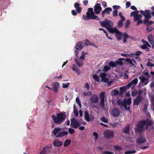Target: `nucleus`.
I'll use <instances>...</instances> for the list:
<instances>
[{
    "label": "nucleus",
    "mask_w": 154,
    "mask_h": 154,
    "mask_svg": "<svg viewBox=\"0 0 154 154\" xmlns=\"http://www.w3.org/2000/svg\"><path fill=\"white\" fill-rule=\"evenodd\" d=\"M154 122L151 119H147L146 120L139 121L137 124L135 132L141 133L143 131L144 129L147 130L148 127L152 126Z\"/></svg>",
    "instance_id": "f257e3e1"
},
{
    "label": "nucleus",
    "mask_w": 154,
    "mask_h": 154,
    "mask_svg": "<svg viewBox=\"0 0 154 154\" xmlns=\"http://www.w3.org/2000/svg\"><path fill=\"white\" fill-rule=\"evenodd\" d=\"M132 86V89L134 90L135 89V79L129 83L127 85L120 87L119 88L120 92H119L118 91L114 90L111 92V95L113 96L117 95L118 94L120 95H122L125 91L129 89V87Z\"/></svg>",
    "instance_id": "f03ea898"
},
{
    "label": "nucleus",
    "mask_w": 154,
    "mask_h": 154,
    "mask_svg": "<svg viewBox=\"0 0 154 154\" xmlns=\"http://www.w3.org/2000/svg\"><path fill=\"white\" fill-rule=\"evenodd\" d=\"M51 118L55 123L61 124L64 121L66 118V116L64 113L61 112L57 114V116L52 115Z\"/></svg>",
    "instance_id": "7ed1b4c3"
},
{
    "label": "nucleus",
    "mask_w": 154,
    "mask_h": 154,
    "mask_svg": "<svg viewBox=\"0 0 154 154\" xmlns=\"http://www.w3.org/2000/svg\"><path fill=\"white\" fill-rule=\"evenodd\" d=\"M140 12L145 17V19L144 20V23L145 24L149 26L153 23V21H149V20L152 17L150 11L149 10H145L144 11L140 10Z\"/></svg>",
    "instance_id": "20e7f679"
},
{
    "label": "nucleus",
    "mask_w": 154,
    "mask_h": 154,
    "mask_svg": "<svg viewBox=\"0 0 154 154\" xmlns=\"http://www.w3.org/2000/svg\"><path fill=\"white\" fill-rule=\"evenodd\" d=\"M87 54L86 53L82 51V55L80 57L79 59H78L76 58H75L74 60L79 67H82L83 65V61L85 59V56Z\"/></svg>",
    "instance_id": "39448f33"
},
{
    "label": "nucleus",
    "mask_w": 154,
    "mask_h": 154,
    "mask_svg": "<svg viewBox=\"0 0 154 154\" xmlns=\"http://www.w3.org/2000/svg\"><path fill=\"white\" fill-rule=\"evenodd\" d=\"M100 23L102 26L106 27L107 29L109 32V28H112L113 24V23L110 21L106 20L100 22Z\"/></svg>",
    "instance_id": "423d86ee"
},
{
    "label": "nucleus",
    "mask_w": 154,
    "mask_h": 154,
    "mask_svg": "<svg viewBox=\"0 0 154 154\" xmlns=\"http://www.w3.org/2000/svg\"><path fill=\"white\" fill-rule=\"evenodd\" d=\"M109 32L111 33H116V36L118 41H120L121 39L122 33L119 32L117 28L116 27L113 28H109Z\"/></svg>",
    "instance_id": "0eeeda50"
},
{
    "label": "nucleus",
    "mask_w": 154,
    "mask_h": 154,
    "mask_svg": "<svg viewBox=\"0 0 154 154\" xmlns=\"http://www.w3.org/2000/svg\"><path fill=\"white\" fill-rule=\"evenodd\" d=\"M131 98H129L128 99H125L123 100V106L124 109L127 110L128 111H129L130 110V107L129 105L131 104Z\"/></svg>",
    "instance_id": "6e6552de"
},
{
    "label": "nucleus",
    "mask_w": 154,
    "mask_h": 154,
    "mask_svg": "<svg viewBox=\"0 0 154 154\" xmlns=\"http://www.w3.org/2000/svg\"><path fill=\"white\" fill-rule=\"evenodd\" d=\"M143 92V91L142 90H140L138 92L135 91V96L137 95V96L135 98V105H138L141 101L142 99L141 94Z\"/></svg>",
    "instance_id": "1a4fd4ad"
},
{
    "label": "nucleus",
    "mask_w": 154,
    "mask_h": 154,
    "mask_svg": "<svg viewBox=\"0 0 154 154\" xmlns=\"http://www.w3.org/2000/svg\"><path fill=\"white\" fill-rule=\"evenodd\" d=\"M71 125L72 127L75 128H77L81 125L80 122L76 120L75 118L71 119Z\"/></svg>",
    "instance_id": "9d476101"
},
{
    "label": "nucleus",
    "mask_w": 154,
    "mask_h": 154,
    "mask_svg": "<svg viewBox=\"0 0 154 154\" xmlns=\"http://www.w3.org/2000/svg\"><path fill=\"white\" fill-rule=\"evenodd\" d=\"M104 134V137L107 138H113L114 137V132L112 131L106 130Z\"/></svg>",
    "instance_id": "9b49d317"
},
{
    "label": "nucleus",
    "mask_w": 154,
    "mask_h": 154,
    "mask_svg": "<svg viewBox=\"0 0 154 154\" xmlns=\"http://www.w3.org/2000/svg\"><path fill=\"white\" fill-rule=\"evenodd\" d=\"M82 42H78L76 43L75 46V47L76 48V50L75 51V54L76 57H78V54L79 51L80 50H81L83 48V47L82 46Z\"/></svg>",
    "instance_id": "f8f14e48"
},
{
    "label": "nucleus",
    "mask_w": 154,
    "mask_h": 154,
    "mask_svg": "<svg viewBox=\"0 0 154 154\" xmlns=\"http://www.w3.org/2000/svg\"><path fill=\"white\" fill-rule=\"evenodd\" d=\"M105 94L104 92H102L100 93V99L101 100L100 105V106L103 108L104 106Z\"/></svg>",
    "instance_id": "ddd939ff"
},
{
    "label": "nucleus",
    "mask_w": 154,
    "mask_h": 154,
    "mask_svg": "<svg viewBox=\"0 0 154 154\" xmlns=\"http://www.w3.org/2000/svg\"><path fill=\"white\" fill-rule=\"evenodd\" d=\"M119 16L121 18V20L119 21L117 23V25L119 27H121L123 25V22L125 20V19L121 12H119Z\"/></svg>",
    "instance_id": "4468645a"
},
{
    "label": "nucleus",
    "mask_w": 154,
    "mask_h": 154,
    "mask_svg": "<svg viewBox=\"0 0 154 154\" xmlns=\"http://www.w3.org/2000/svg\"><path fill=\"white\" fill-rule=\"evenodd\" d=\"M51 145H48L43 148L42 149L41 151L40 154H44L48 153L50 150L51 148Z\"/></svg>",
    "instance_id": "2eb2a0df"
},
{
    "label": "nucleus",
    "mask_w": 154,
    "mask_h": 154,
    "mask_svg": "<svg viewBox=\"0 0 154 154\" xmlns=\"http://www.w3.org/2000/svg\"><path fill=\"white\" fill-rule=\"evenodd\" d=\"M59 86V84L58 82H54L52 85L51 90H53L55 93H57L58 91V88Z\"/></svg>",
    "instance_id": "dca6fc26"
},
{
    "label": "nucleus",
    "mask_w": 154,
    "mask_h": 154,
    "mask_svg": "<svg viewBox=\"0 0 154 154\" xmlns=\"http://www.w3.org/2000/svg\"><path fill=\"white\" fill-rule=\"evenodd\" d=\"M111 113L113 117H117L120 114V111L118 109L114 108L112 110Z\"/></svg>",
    "instance_id": "f3484780"
},
{
    "label": "nucleus",
    "mask_w": 154,
    "mask_h": 154,
    "mask_svg": "<svg viewBox=\"0 0 154 154\" xmlns=\"http://www.w3.org/2000/svg\"><path fill=\"white\" fill-rule=\"evenodd\" d=\"M102 8L99 4H97L95 5L94 7V11L96 14H99L101 11Z\"/></svg>",
    "instance_id": "a211bd4d"
},
{
    "label": "nucleus",
    "mask_w": 154,
    "mask_h": 154,
    "mask_svg": "<svg viewBox=\"0 0 154 154\" xmlns=\"http://www.w3.org/2000/svg\"><path fill=\"white\" fill-rule=\"evenodd\" d=\"M87 15H83L82 18L86 20H89V19L96 20H99L97 16H94V17L91 16V15L88 14H86Z\"/></svg>",
    "instance_id": "6ab92c4d"
},
{
    "label": "nucleus",
    "mask_w": 154,
    "mask_h": 154,
    "mask_svg": "<svg viewBox=\"0 0 154 154\" xmlns=\"http://www.w3.org/2000/svg\"><path fill=\"white\" fill-rule=\"evenodd\" d=\"M136 141L138 143H143L146 141V140L144 137L140 134L138 138L137 139Z\"/></svg>",
    "instance_id": "aec40b11"
},
{
    "label": "nucleus",
    "mask_w": 154,
    "mask_h": 154,
    "mask_svg": "<svg viewBox=\"0 0 154 154\" xmlns=\"http://www.w3.org/2000/svg\"><path fill=\"white\" fill-rule=\"evenodd\" d=\"M98 100V97L96 94H93L90 98V101L91 103H96Z\"/></svg>",
    "instance_id": "412c9836"
},
{
    "label": "nucleus",
    "mask_w": 154,
    "mask_h": 154,
    "mask_svg": "<svg viewBox=\"0 0 154 154\" xmlns=\"http://www.w3.org/2000/svg\"><path fill=\"white\" fill-rule=\"evenodd\" d=\"M85 119L89 122L94 119V118L91 116H89L88 112L87 111H85Z\"/></svg>",
    "instance_id": "4be33fe9"
},
{
    "label": "nucleus",
    "mask_w": 154,
    "mask_h": 154,
    "mask_svg": "<svg viewBox=\"0 0 154 154\" xmlns=\"http://www.w3.org/2000/svg\"><path fill=\"white\" fill-rule=\"evenodd\" d=\"M112 9L110 8H107L105 9L102 12V16L103 17H104V14H110V12L111 11Z\"/></svg>",
    "instance_id": "5701e85b"
},
{
    "label": "nucleus",
    "mask_w": 154,
    "mask_h": 154,
    "mask_svg": "<svg viewBox=\"0 0 154 154\" xmlns=\"http://www.w3.org/2000/svg\"><path fill=\"white\" fill-rule=\"evenodd\" d=\"M99 76L100 77L102 81L105 82H108L109 79L106 78V73H102L99 75Z\"/></svg>",
    "instance_id": "b1692460"
},
{
    "label": "nucleus",
    "mask_w": 154,
    "mask_h": 154,
    "mask_svg": "<svg viewBox=\"0 0 154 154\" xmlns=\"http://www.w3.org/2000/svg\"><path fill=\"white\" fill-rule=\"evenodd\" d=\"M63 143L58 139H55L53 142V145L55 146L59 147L61 146Z\"/></svg>",
    "instance_id": "393cba45"
},
{
    "label": "nucleus",
    "mask_w": 154,
    "mask_h": 154,
    "mask_svg": "<svg viewBox=\"0 0 154 154\" xmlns=\"http://www.w3.org/2000/svg\"><path fill=\"white\" fill-rule=\"evenodd\" d=\"M80 4L77 2L75 3L74 6L78 13H80L82 11V8L80 7Z\"/></svg>",
    "instance_id": "a878e982"
},
{
    "label": "nucleus",
    "mask_w": 154,
    "mask_h": 154,
    "mask_svg": "<svg viewBox=\"0 0 154 154\" xmlns=\"http://www.w3.org/2000/svg\"><path fill=\"white\" fill-rule=\"evenodd\" d=\"M61 130V128L58 127H57L54 128L52 131V132L54 136H56L57 134Z\"/></svg>",
    "instance_id": "bb28decb"
},
{
    "label": "nucleus",
    "mask_w": 154,
    "mask_h": 154,
    "mask_svg": "<svg viewBox=\"0 0 154 154\" xmlns=\"http://www.w3.org/2000/svg\"><path fill=\"white\" fill-rule=\"evenodd\" d=\"M93 9L92 8H89L88 9V11L86 13V14H88L93 17H94V16H97L95 15L94 13L93 12Z\"/></svg>",
    "instance_id": "cd10ccee"
},
{
    "label": "nucleus",
    "mask_w": 154,
    "mask_h": 154,
    "mask_svg": "<svg viewBox=\"0 0 154 154\" xmlns=\"http://www.w3.org/2000/svg\"><path fill=\"white\" fill-rule=\"evenodd\" d=\"M68 134L67 131H65L59 133L56 136V137H60L67 135Z\"/></svg>",
    "instance_id": "c85d7f7f"
},
{
    "label": "nucleus",
    "mask_w": 154,
    "mask_h": 154,
    "mask_svg": "<svg viewBox=\"0 0 154 154\" xmlns=\"http://www.w3.org/2000/svg\"><path fill=\"white\" fill-rule=\"evenodd\" d=\"M140 79L143 85H146L148 83L147 79L145 77H142Z\"/></svg>",
    "instance_id": "c756f323"
},
{
    "label": "nucleus",
    "mask_w": 154,
    "mask_h": 154,
    "mask_svg": "<svg viewBox=\"0 0 154 154\" xmlns=\"http://www.w3.org/2000/svg\"><path fill=\"white\" fill-rule=\"evenodd\" d=\"M130 126L128 125L123 129V131L124 132L125 134H128L129 132Z\"/></svg>",
    "instance_id": "7c9ffc66"
},
{
    "label": "nucleus",
    "mask_w": 154,
    "mask_h": 154,
    "mask_svg": "<svg viewBox=\"0 0 154 154\" xmlns=\"http://www.w3.org/2000/svg\"><path fill=\"white\" fill-rule=\"evenodd\" d=\"M122 148L120 146L115 145L114 146V149L115 151H120L122 150Z\"/></svg>",
    "instance_id": "2f4dec72"
},
{
    "label": "nucleus",
    "mask_w": 154,
    "mask_h": 154,
    "mask_svg": "<svg viewBox=\"0 0 154 154\" xmlns=\"http://www.w3.org/2000/svg\"><path fill=\"white\" fill-rule=\"evenodd\" d=\"M72 70L76 72L77 73L79 74L80 73L79 71L78 70V67H77L76 65L75 64H73L72 65Z\"/></svg>",
    "instance_id": "473e14b6"
},
{
    "label": "nucleus",
    "mask_w": 154,
    "mask_h": 154,
    "mask_svg": "<svg viewBox=\"0 0 154 154\" xmlns=\"http://www.w3.org/2000/svg\"><path fill=\"white\" fill-rule=\"evenodd\" d=\"M73 112L75 116L76 117H78L79 116L78 112L75 107V105H74L73 106Z\"/></svg>",
    "instance_id": "72a5a7b5"
},
{
    "label": "nucleus",
    "mask_w": 154,
    "mask_h": 154,
    "mask_svg": "<svg viewBox=\"0 0 154 154\" xmlns=\"http://www.w3.org/2000/svg\"><path fill=\"white\" fill-rule=\"evenodd\" d=\"M125 60L126 61L129 63H130L131 65L132 66L134 65V64L133 63L132 61H133L135 63V60H134L132 59H129V58H126L125 59Z\"/></svg>",
    "instance_id": "f704fd0d"
},
{
    "label": "nucleus",
    "mask_w": 154,
    "mask_h": 154,
    "mask_svg": "<svg viewBox=\"0 0 154 154\" xmlns=\"http://www.w3.org/2000/svg\"><path fill=\"white\" fill-rule=\"evenodd\" d=\"M71 142V141L70 140L67 139L66 140L64 143V145L65 147H66V146H68Z\"/></svg>",
    "instance_id": "c9c22d12"
},
{
    "label": "nucleus",
    "mask_w": 154,
    "mask_h": 154,
    "mask_svg": "<svg viewBox=\"0 0 154 154\" xmlns=\"http://www.w3.org/2000/svg\"><path fill=\"white\" fill-rule=\"evenodd\" d=\"M123 42L124 43L126 42V38L129 37V35L126 33H124L123 34Z\"/></svg>",
    "instance_id": "e433bc0d"
},
{
    "label": "nucleus",
    "mask_w": 154,
    "mask_h": 154,
    "mask_svg": "<svg viewBox=\"0 0 154 154\" xmlns=\"http://www.w3.org/2000/svg\"><path fill=\"white\" fill-rule=\"evenodd\" d=\"M100 120L103 122L107 123L108 122V120L106 117H102L100 118Z\"/></svg>",
    "instance_id": "4c0bfd02"
},
{
    "label": "nucleus",
    "mask_w": 154,
    "mask_h": 154,
    "mask_svg": "<svg viewBox=\"0 0 154 154\" xmlns=\"http://www.w3.org/2000/svg\"><path fill=\"white\" fill-rule=\"evenodd\" d=\"M109 65L110 66L112 67H116L117 66L116 61L115 62H110L109 63Z\"/></svg>",
    "instance_id": "58836bf2"
},
{
    "label": "nucleus",
    "mask_w": 154,
    "mask_h": 154,
    "mask_svg": "<svg viewBox=\"0 0 154 154\" xmlns=\"http://www.w3.org/2000/svg\"><path fill=\"white\" fill-rule=\"evenodd\" d=\"M93 78L95 80V81L98 82L100 81V79L99 77H98L96 75H94L93 76Z\"/></svg>",
    "instance_id": "ea45409f"
},
{
    "label": "nucleus",
    "mask_w": 154,
    "mask_h": 154,
    "mask_svg": "<svg viewBox=\"0 0 154 154\" xmlns=\"http://www.w3.org/2000/svg\"><path fill=\"white\" fill-rule=\"evenodd\" d=\"M153 29V27L149 26H148L147 28H146V31L148 32H151Z\"/></svg>",
    "instance_id": "a19ab883"
},
{
    "label": "nucleus",
    "mask_w": 154,
    "mask_h": 154,
    "mask_svg": "<svg viewBox=\"0 0 154 154\" xmlns=\"http://www.w3.org/2000/svg\"><path fill=\"white\" fill-rule=\"evenodd\" d=\"M130 24V21L128 20H127L125 23V26L126 28H127L129 26Z\"/></svg>",
    "instance_id": "79ce46f5"
},
{
    "label": "nucleus",
    "mask_w": 154,
    "mask_h": 154,
    "mask_svg": "<svg viewBox=\"0 0 154 154\" xmlns=\"http://www.w3.org/2000/svg\"><path fill=\"white\" fill-rule=\"evenodd\" d=\"M123 101L122 102V100L121 99L119 100L117 102V104L120 106H123Z\"/></svg>",
    "instance_id": "37998d69"
},
{
    "label": "nucleus",
    "mask_w": 154,
    "mask_h": 154,
    "mask_svg": "<svg viewBox=\"0 0 154 154\" xmlns=\"http://www.w3.org/2000/svg\"><path fill=\"white\" fill-rule=\"evenodd\" d=\"M110 69V68L108 66H105L103 68V71L104 72H107Z\"/></svg>",
    "instance_id": "c03bdc74"
},
{
    "label": "nucleus",
    "mask_w": 154,
    "mask_h": 154,
    "mask_svg": "<svg viewBox=\"0 0 154 154\" xmlns=\"http://www.w3.org/2000/svg\"><path fill=\"white\" fill-rule=\"evenodd\" d=\"M76 101L78 103L79 106L81 108V104L80 102V100L78 97H77L76 99Z\"/></svg>",
    "instance_id": "a18cd8bd"
},
{
    "label": "nucleus",
    "mask_w": 154,
    "mask_h": 154,
    "mask_svg": "<svg viewBox=\"0 0 154 154\" xmlns=\"http://www.w3.org/2000/svg\"><path fill=\"white\" fill-rule=\"evenodd\" d=\"M69 83H68L66 84L63 83V84L62 88H66L69 87Z\"/></svg>",
    "instance_id": "49530a36"
},
{
    "label": "nucleus",
    "mask_w": 154,
    "mask_h": 154,
    "mask_svg": "<svg viewBox=\"0 0 154 154\" xmlns=\"http://www.w3.org/2000/svg\"><path fill=\"white\" fill-rule=\"evenodd\" d=\"M93 135L94 136V139L95 141H96L97 138L98 137V135L97 133L96 132H94L93 134Z\"/></svg>",
    "instance_id": "de8ad7c7"
},
{
    "label": "nucleus",
    "mask_w": 154,
    "mask_h": 154,
    "mask_svg": "<svg viewBox=\"0 0 154 154\" xmlns=\"http://www.w3.org/2000/svg\"><path fill=\"white\" fill-rule=\"evenodd\" d=\"M118 11L116 10H114L113 11V16L114 17H116L118 16Z\"/></svg>",
    "instance_id": "09e8293b"
},
{
    "label": "nucleus",
    "mask_w": 154,
    "mask_h": 154,
    "mask_svg": "<svg viewBox=\"0 0 154 154\" xmlns=\"http://www.w3.org/2000/svg\"><path fill=\"white\" fill-rule=\"evenodd\" d=\"M148 66H150V67H154V64L152 63L150 61H148L146 64Z\"/></svg>",
    "instance_id": "8fccbe9b"
},
{
    "label": "nucleus",
    "mask_w": 154,
    "mask_h": 154,
    "mask_svg": "<svg viewBox=\"0 0 154 154\" xmlns=\"http://www.w3.org/2000/svg\"><path fill=\"white\" fill-rule=\"evenodd\" d=\"M121 55L122 56H125L128 57V56H132V55H134L133 54H128L126 53H122L121 54Z\"/></svg>",
    "instance_id": "3c124183"
},
{
    "label": "nucleus",
    "mask_w": 154,
    "mask_h": 154,
    "mask_svg": "<svg viewBox=\"0 0 154 154\" xmlns=\"http://www.w3.org/2000/svg\"><path fill=\"white\" fill-rule=\"evenodd\" d=\"M142 17V16L141 14H137L136 15V21L140 19Z\"/></svg>",
    "instance_id": "603ef678"
},
{
    "label": "nucleus",
    "mask_w": 154,
    "mask_h": 154,
    "mask_svg": "<svg viewBox=\"0 0 154 154\" xmlns=\"http://www.w3.org/2000/svg\"><path fill=\"white\" fill-rule=\"evenodd\" d=\"M112 7L113 9L115 10H117V9H119L121 8V7L119 6L116 5L113 6Z\"/></svg>",
    "instance_id": "864d4df0"
},
{
    "label": "nucleus",
    "mask_w": 154,
    "mask_h": 154,
    "mask_svg": "<svg viewBox=\"0 0 154 154\" xmlns=\"http://www.w3.org/2000/svg\"><path fill=\"white\" fill-rule=\"evenodd\" d=\"M116 61V64H117V65H122L123 64L122 62L121 61V60H120L119 59V60H117Z\"/></svg>",
    "instance_id": "5fc2aeb1"
},
{
    "label": "nucleus",
    "mask_w": 154,
    "mask_h": 154,
    "mask_svg": "<svg viewBox=\"0 0 154 154\" xmlns=\"http://www.w3.org/2000/svg\"><path fill=\"white\" fill-rule=\"evenodd\" d=\"M68 130L69 133L71 134H73L74 132V130L71 128H69Z\"/></svg>",
    "instance_id": "6e6d98bb"
},
{
    "label": "nucleus",
    "mask_w": 154,
    "mask_h": 154,
    "mask_svg": "<svg viewBox=\"0 0 154 154\" xmlns=\"http://www.w3.org/2000/svg\"><path fill=\"white\" fill-rule=\"evenodd\" d=\"M148 39L149 41L153 40L152 35L151 34H149L148 36Z\"/></svg>",
    "instance_id": "4d7b16f0"
},
{
    "label": "nucleus",
    "mask_w": 154,
    "mask_h": 154,
    "mask_svg": "<svg viewBox=\"0 0 154 154\" xmlns=\"http://www.w3.org/2000/svg\"><path fill=\"white\" fill-rule=\"evenodd\" d=\"M135 153L134 151H128L126 152L125 153V154H131V153Z\"/></svg>",
    "instance_id": "13d9d810"
},
{
    "label": "nucleus",
    "mask_w": 154,
    "mask_h": 154,
    "mask_svg": "<svg viewBox=\"0 0 154 154\" xmlns=\"http://www.w3.org/2000/svg\"><path fill=\"white\" fill-rule=\"evenodd\" d=\"M130 17H133L134 20H135V11H134L131 13Z\"/></svg>",
    "instance_id": "bf43d9fd"
},
{
    "label": "nucleus",
    "mask_w": 154,
    "mask_h": 154,
    "mask_svg": "<svg viewBox=\"0 0 154 154\" xmlns=\"http://www.w3.org/2000/svg\"><path fill=\"white\" fill-rule=\"evenodd\" d=\"M131 3L129 2H127L126 3V8H128L130 7L131 5Z\"/></svg>",
    "instance_id": "052dcab7"
},
{
    "label": "nucleus",
    "mask_w": 154,
    "mask_h": 154,
    "mask_svg": "<svg viewBox=\"0 0 154 154\" xmlns=\"http://www.w3.org/2000/svg\"><path fill=\"white\" fill-rule=\"evenodd\" d=\"M147 107H148V106L146 104H145L144 105V106H143V108H144L143 111H144V112H146Z\"/></svg>",
    "instance_id": "680f3d73"
},
{
    "label": "nucleus",
    "mask_w": 154,
    "mask_h": 154,
    "mask_svg": "<svg viewBox=\"0 0 154 154\" xmlns=\"http://www.w3.org/2000/svg\"><path fill=\"white\" fill-rule=\"evenodd\" d=\"M91 94H92L90 91L88 92H85L84 93V95L85 96L91 95Z\"/></svg>",
    "instance_id": "e2e57ef3"
},
{
    "label": "nucleus",
    "mask_w": 154,
    "mask_h": 154,
    "mask_svg": "<svg viewBox=\"0 0 154 154\" xmlns=\"http://www.w3.org/2000/svg\"><path fill=\"white\" fill-rule=\"evenodd\" d=\"M141 42H142L143 43V45L146 47V46L148 44V43L147 42H146L144 41L143 39H142L141 40Z\"/></svg>",
    "instance_id": "0e129e2a"
},
{
    "label": "nucleus",
    "mask_w": 154,
    "mask_h": 154,
    "mask_svg": "<svg viewBox=\"0 0 154 154\" xmlns=\"http://www.w3.org/2000/svg\"><path fill=\"white\" fill-rule=\"evenodd\" d=\"M89 84L88 83H86L85 84V88H86L87 90H89Z\"/></svg>",
    "instance_id": "69168bd1"
},
{
    "label": "nucleus",
    "mask_w": 154,
    "mask_h": 154,
    "mask_svg": "<svg viewBox=\"0 0 154 154\" xmlns=\"http://www.w3.org/2000/svg\"><path fill=\"white\" fill-rule=\"evenodd\" d=\"M72 14L73 16H75L77 15V12L76 11L74 10H72Z\"/></svg>",
    "instance_id": "338daca9"
},
{
    "label": "nucleus",
    "mask_w": 154,
    "mask_h": 154,
    "mask_svg": "<svg viewBox=\"0 0 154 154\" xmlns=\"http://www.w3.org/2000/svg\"><path fill=\"white\" fill-rule=\"evenodd\" d=\"M102 5L104 7H107L106 3L105 1H103L102 2Z\"/></svg>",
    "instance_id": "774afa93"
}]
</instances>
